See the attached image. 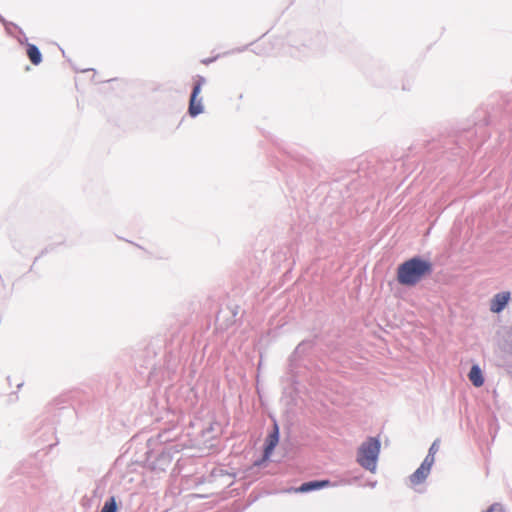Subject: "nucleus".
Masks as SVG:
<instances>
[{
    "instance_id": "nucleus-7",
    "label": "nucleus",
    "mask_w": 512,
    "mask_h": 512,
    "mask_svg": "<svg viewBox=\"0 0 512 512\" xmlns=\"http://www.w3.org/2000/svg\"><path fill=\"white\" fill-rule=\"evenodd\" d=\"M330 485L329 480H320V481H310L303 483L300 487L293 489L294 492H310L312 490L321 489L324 487H328Z\"/></svg>"
},
{
    "instance_id": "nucleus-8",
    "label": "nucleus",
    "mask_w": 512,
    "mask_h": 512,
    "mask_svg": "<svg viewBox=\"0 0 512 512\" xmlns=\"http://www.w3.org/2000/svg\"><path fill=\"white\" fill-rule=\"evenodd\" d=\"M26 54L33 65H39L42 62V54L36 45L28 43Z\"/></svg>"
},
{
    "instance_id": "nucleus-6",
    "label": "nucleus",
    "mask_w": 512,
    "mask_h": 512,
    "mask_svg": "<svg viewBox=\"0 0 512 512\" xmlns=\"http://www.w3.org/2000/svg\"><path fill=\"white\" fill-rule=\"evenodd\" d=\"M279 442V427L277 424L274 425L273 431L268 435L266 439V445L264 449V458L268 459L272 454L274 448Z\"/></svg>"
},
{
    "instance_id": "nucleus-11",
    "label": "nucleus",
    "mask_w": 512,
    "mask_h": 512,
    "mask_svg": "<svg viewBox=\"0 0 512 512\" xmlns=\"http://www.w3.org/2000/svg\"><path fill=\"white\" fill-rule=\"evenodd\" d=\"M437 451H438V443H437V441H435V442L431 445V447H430V449H429V453H428V455L425 457V459H424V460H429V458H430V462H429V463L433 465L434 460H435V454L437 453Z\"/></svg>"
},
{
    "instance_id": "nucleus-4",
    "label": "nucleus",
    "mask_w": 512,
    "mask_h": 512,
    "mask_svg": "<svg viewBox=\"0 0 512 512\" xmlns=\"http://www.w3.org/2000/svg\"><path fill=\"white\" fill-rule=\"evenodd\" d=\"M510 298V292L507 291L495 294L490 301V311L493 313H500L505 309Z\"/></svg>"
},
{
    "instance_id": "nucleus-9",
    "label": "nucleus",
    "mask_w": 512,
    "mask_h": 512,
    "mask_svg": "<svg viewBox=\"0 0 512 512\" xmlns=\"http://www.w3.org/2000/svg\"><path fill=\"white\" fill-rule=\"evenodd\" d=\"M468 378L475 387H481L484 384V377L478 365L471 367Z\"/></svg>"
},
{
    "instance_id": "nucleus-2",
    "label": "nucleus",
    "mask_w": 512,
    "mask_h": 512,
    "mask_svg": "<svg viewBox=\"0 0 512 512\" xmlns=\"http://www.w3.org/2000/svg\"><path fill=\"white\" fill-rule=\"evenodd\" d=\"M380 441L370 437L358 449L357 461L365 469L375 472L380 452Z\"/></svg>"
},
{
    "instance_id": "nucleus-3",
    "label": "nucleus",
    "mask_w": 512,
    "mask_h": 512,
    "mask_svg": "<svg viewBox=\"0 0 512 512\" xmlns=\"http://www.w3.org/2000/svg\"><path fill=\"white\" fill-rule=\"evenodd\" d=\"M205 82L206 80L202 76H197L195 80L188 108L189 115L192 117H195L204 111L202 98L199 97V95L201 93L202 86L205 84Z\"/></svg>"
},
{
    "instance_id": "nucleus-10",
    "label": "nucleus",
    "mask_w": 512,
    "mask_h": 512,
    "mask_svg": "<svg viewBox=\"0 0 512 512\" xmlns=\"http://www.w3.org/2000/svg\"><path fill=\"white\" fill-rule=\"evenodd\" d=\"M117 504L114 497H111L108 501L105 502L102 510L100 512H116Z\"/></svg>"
},
{
    "instance_id": "nucleus-5",
    "label": "nucleus",
    "mask_w": 512,
    "mask_h": 512,
    "mask_svg": "<svg viewBox=\"0 0 512 512\" xmlns=\"http://www.w3.org/2000/svg\"><path fill=\"white\" fill-rule=\"evenodd\" d=\"M429 460H424L420 467L410 476V483L412 485H418L422 483L430 473L432 464Z\"/></svg>"
},
{
    "instance_id": "nucleus-1",
    "label": "nucleus",
    "mask_w": 512,
    "mask_h": 512,
    "mask_svg": "<svg viewBox=\"0 0 512 512\" xmlns=\"http://www.w3.org/2000/svg\"><path fill=\"white\" fill-rule=\"evenodd\" d=\"M432 271V264L419 257L411 258L398 266L397 281L405 286H414Z\"/></svg>"
}]
</instances>
